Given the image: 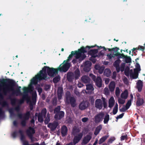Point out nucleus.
<instances>
[{
    "label": "nucleus",
    "mask_w": 145,
    "mask_h": 145,
    "mask_svg": "<svg viewBox=\"0 0 145 145\" xmlns=\"http://www.w3.org/2000/svg\"><path fill=\"white\" fill-rule=\"evenodd\" d=\"M114 98L111 97L109 100L108 107L110 108H112L114 105Z\"/></svg>",
    "instance_id": "nucleus-29"
},
{
    "label": "nucleus",
    "mask_w": 145,
    "mask_h": 145,
    "mask_svg": "<svg viewBox=\"0 0 145 145\" xmlns=\"http://www.w3.org/2000/svg\"><path fill=\"white\" fill-rule=\"evenodd\" d=\"M67 78L68 81L72 82L75 78L74 74L72 72H68L67 74Z\"/></svg>",
    "instance_id": "nucleus-21"
},
{
    "label": "nucleus",
    "mask_w": 145,
    "mask_h": 145,
    "mask_svg": "<svg viewBox=\"0 0 145 145\" xmlns=\"http://www.w3.org/2000/svg\"><path fill=\"white\" fill-rule=\"evenodd\" d=\"M88 48H87V51H88V54L91 56L93 58H95L96 57H97L98 56L96 54L97 53L98 51V49H93V50H90L88 51L89 50H88Z\"/></svg>",
    "instance_id": "nucleus-17"
},
{
    "label": "nucleus",
    "mask_w": 145,
    "mask_h": 145,
    "mask_svg": "<svg viewBox=\"0 0 145 145\" xmlns=\"http://www.w3.org/2000/svg\"><path fill=\"white\" fill-rule=\"evenodd\" d=\"M57 69H55L54 68H50L49 67L45 66L42 69V70L40 71V72L41 73L42 76L43 74H46V77L44 78L45 80L49 78H47V74L46 73V71L48 75L50 76L54 77L58 73Z\"/></svg>",
    "instance_id": "nucleus-3"
},
{
    "label": "nucleus",
    "mask_w": 145,
    "mask_h": 145,
    "mask_svg": "<svg viewBox=\"0 0 145 145\" xmlns=\"http://www.w3.org/2000/svg\"><path fill=\"white\" fill-rule=\"evenodd\" d=\"M138 49H139V50L143 51L144 50V48L143 46H139L138 47Z\"/></svg>",
    "instance_id": "nucleus-61"
},
{
    "label": "nucleus",
    "mask_w": 145,
    "mask_h": 145,
    "mask_svg": "<svg viewBox=\"0 0 145 145\" xmlns=\"http://www.w3.org/2000/svg\"><path fill=\"white\" fill-rule=\"evenodd\" d=\"M23 99V97H22V99L19 100V103L20 104H21L24 103V99Z\"/></svg>",
    "instance_id": "nucleus-63"
},
{
    "label": "nucleus",
    "mask_w": 145,
    "mask_h": 145,
    "mask_svg": "<svg viewBox=\"0 0 145 145\" xmlns=\"http://www.w3.org/2000/svg\"><path fill=\"white\" fill-rule=\"evenodd\" d=\"M33 89V87L32 86H29V88L25 87H23L22 89L24 93V95H23V98L26 99L28 97V93L29 92L32 91Z\"/></svg>",
    "instance_id": "nucleus-10"
},
{
    "label": "nucleus",
    "mask_w": 145,
    "mask_h": 145,
    "mask_svg": "<svg viewBox=\"0 0 145 145\" xmlns=\"http://www.w3.org/2000/svg\"><path fill=\"white\" fill-rule=\"evenodd\" d=\"M144 101L143 98H137L136 102V105L137 106H140L142 105L144 103Z\"/></svg>",
    "instance_id": "nucleus-28"
},
{
    "label": "nucleus",
    "mask_w": 145,
    "mask_h": 145,
    "mask_svg": "<svg viewBox=\"0 0 145 145\" xmlns=\"http://www.w3.org/2000/svg\"><path fill=\"white\" fill-rule=\"evenodd\" d=\"M11 79H0V105L3 107L8 106L7 102L4 100V96L7 95L12 89L9 83Z\"/></svg>",
    "instance_id": "nucleus-1"
},
{
    "label": "nucleus",
    "mask_w": 145,
    "mask_h": 145,
    "mask_svg": "<svg viewBox=\"0 0 145 145\" xmlns=\"http://www.w3.org/2000/svg\"><path fill=\"white\" fill-rule=\"evenodd\" d=\"M89 104L87 101H83L79 105V108L81 110H84L86 109L88 106Z\"/></svg>",
    "instance_id": "nucleus-15"
},
{
    "label": "nucleus",
    "mask_w": 145,
    "mask_h": 145,
    "mask_svg": "<svg viewBox=\"0 0 145 145\" xmlns=\"http://www.w3.org/2000/svg\"><path fill=\"white\" fill-rule=\"evenodd\" d=\"M124 115V113H122L121 114H120L119 116H118L116 117V119L117 120H118V119L121 118H122L123 117V115Z\"/></svg>",
    "instance_id": "nucleus-60"
},
{
    "label": "nucleus",
    "mask_w": 145,
    "mask_h": 145,
    "mask_svg": "<svg viewBox=\"0 0 145 145\" xmlns=\"http://www.w3.org/2000/svg\"><path fill=\"white\" fill-rule=\"evenodd\" d=\"M70 66V64L66 61L61 67H59L57 68V69L60 72H65L69 69Z\"/></svg>",
    "instance_id": "nucleus-11"
},
{
    "label": "nucleus",
    "mask_w": 145,
    "mask_h": 145,
    "mask_svg": "<svg viewBox=\"0 0 145 145\" xmlns=\"http://www.w3.org/2000/svg\"><path fill=\"white\" fill-rule=\"evenodd\" d=\"M141 70L140 65L139 64H138V65L136 69H135L134 70V73H133L132 70H130V76H131L133 79H136L137 78L138 76V71H140Z\"/></svg>",
    "instance_id": "nucleus-9"
},
{
    "label": "nucleus",
    "mask_w": 145,
    "mask_h": 145,
    "mask_svg": "<svg viewBox=\"0 0 145 145\" xmlns=\"http://www.w3.org/2000/svg\"><path fill=\"white\" fill-rule=\"evenodd\" d=\"M74 77L76 79L78 78L80 76V71L78 69H76L74 72Z\"/></svg>",
    "instance_id": "nucleus-34"
},
{
    "label": "nucleus",
    "mask_w": 145,
    "mask_h": 145,
    "mask_svg": "<svg viewBox=\"0 0 145 145\" xmlns=\"http://www.w3.org/2000/svg\"><path fill=\"white\" fill-rule=\"evenodd\" d=\"M64 112L61 111L59 112L56 113L54 116V118L56 120H59L62 118L64 116Z\"/></svg>",
    "instance_id": "nucleus-20"
},
{
    "label": "nucleus",
    "mask_w": 145,
    "mask_h": 145,
    "mask_svg": "<svg viewBox=\"0 0 145 145\" xmlns=\"http://www.w3.org/2000/svg\"><path fill=\"white\" fill-rule=\"evenodd\" d=\"M114 48H115L112 51H114V52L115 53L114 54H116L117 53H120L119 52H118V50H120L119 48L116 47Z\"/></svg>",
    "instance_id": "nucleus-54"
},
{
    "label": "nucleus",
    "mask_w": 145,
    "mask_h": 145,
    "mask_svg": "<svg viewBox=\"0 0 145 145\" xmlns=\"http://www.w3.org/2000/svg\"><path fill=\"white\" fill-rule=\"evenodd\" d=\"M80 131V130L79 128H74L73 129L72 134L74 135L78 133Z\"/></svg>",
    "instance_id": "nucleus-41"
},
{
    "label": "nucleus",
    "mask_w": 145,
    "mask_h": 145,
    "mask_svg": "<svg viewBox=\"0 0 145 145\" xmlns=\"http://www.w3.org/2000/svg\"><path fill=\"white\" fill-rule=\"evenodd\" d=\"M68 131V129L67 127L65 125H63L61 128V133L62 137L65 136L67 135Z\"/></svg>",
    "instance_id": "nucleus-24"
},
{
    "label": "nucleus",
    "mask_w": 145,
    "mask_h": 145,
    "mask_svg": "<svg viewBox=\"0 0 145 145\" xmlns=\"http://www.w3.org/2000/svg\"><path fill=\"white\" fill-rule=\"evenodd\" d=\"M85 21L92 23L93 22V20H92L91 18L89 17H88L87 18Z\"/></svg>",
    "instance_id": "nucleus-52"
},
{
    "label": "nucleus",
    "mask_w": 145,
    "mask_h": 145,
    "mask_svg": "<svg viewBox=\"0 0 145 145\" xmlns=\"http://www.w3.org/2000/svg\"><path fill=\"white\" fill-rule=\"evenodd\" d=\"M46 108H44L42 110L41 114H42V115L43 116H45L46 115Z\"/></svg>",
    "instance_id": "nucleus-47"
},
{
    "label": "nucleus",
    "mask_w": 145,
    "mask_h": 145,
    "mask_svg": "<svg viewBox=\"0 0 145 145\" xmlns=\"http://www.w3.org/2000/svg\"><path fill=\"white\" fill-rule=\"evenodd\" d=\"M131 99H130L128 101L125 107L127 108V109H128L131 106Z\"/></svg>",
    "instance_id": "nucleus-42"
},
{
    "label": "nucleus",
    "mask_w": 145,
    "mask_h": 145,
    "mask_svg": "<svg viewBox=\"0 0 145 145\" xmlns=\"http://www.w3.org/2000/svg\"><path fill=\"white\" fill-rule=\"evenodd\" d=\"M125 64L124 63H122L121 65V70L123 71L124 69Z\"/></svg>",
    "instance_id": "nucleus-55"
},
{
    "label": "nucleus",
    "mask_w": 145,
    "mask_h": 145,
    "mask_svg": "<svg viewBox=\"0 0 145 145\" xmlns=\"http://www.w3.org/2000/svg\"><path fill=\"white\" fill-rule=\"evenodd\" d=\"M29 107L30 110H32L33 108V103L30 101L29 104Z\"/></svg>",
    "instance_id": "nucleus-58"
},
{
    "label": "nucleus",
    "mask_w": 145,
    "mask_h": 145,
    "mask_svg": "<svg viewBox=\"0 0 145 145\" xmlns=\"http://www.w3.org/2000/svg\"><path fill=\"white\" fill-rule=\"evenodd\" d=\"M26 133L29 137L31 139V142H33L35 141L34 139L36 138L33 137V135L35 133V131L33 128L30 127L26 130Z\"/></svg>",
    "instance_id": "nucleus-8"
},
{
    "label": "nucleus",
    "mask_w": 145,
    "mask_h": 145,
    "mask_svg": "<svg viewBox=\"0 0 145 145\" xmlns=\"http://www.w3.org/2000/svg\"><path fill=\"white\" fill-rule=\"evenodd\" d=\"M30 115V112L29 111H27L24 114L23 116H22V114L21 113H19L18 114V117L20 119L23 120L21 122V124L22 126H26V121L29 120Z\"/></svg>",
    "instance_id": "nucleus-6"
},
{
    "label": "nucleus",
    "mask_w": 145,
    "mask_h": 145,
    "mask_svg": "<svg viewBox=\"0 0 145 145\" xmlns=\"http://www.w3.org/2000/svg\"><path fill=\"white\" fill-rule=\"evenodd\" d=\"M43 116L42 115V114H41V113L39 112L38 113V120L39 122L40 123L43 122Z\"/></svg>",
    "instance_id": "nucleus-35"
},
{
    "label": "nucleus",
    "mask_w": 145,
    "mask_h": 145,
    "mask_svg": "<svg viewBox=\"0 0 145 145\" xmlns=\"http://www.w3.org/2000/svg\"><path fill=\"white\" fill-rule=\"evenodd\" d=\"M107 56L109 59H111L112 57H115L114 55V56H112L111 54H108L107 55Z\"/></svg>",
    "instance_id": "nucleus-57"
},
{
    "label": "nucleus",
    "mask_w": 145,
    "mask_h": 145,
    "mask_svg": "<svg viewBox=\"0 0 145 145\" xmlns=\"http://www.w3.org/2000/svg\"><path fill=\"white\" fill-rule=\"evenodd\" d=\"M118 101L119 103L121 104H124L125 102V100L120 98L118 99Z\"/></svg>",
    "instance_id": "nucleus-50"
},
{
    "label": "nucleus",
    "mask_w": 145,
    "mask_h": 145,
    "mask_svg": "<svg viewBox=\"0 0 145 145\" xmlns=\"http://www.w3.org/2000/svg\"><path fill=\"white\" fill-rule=\"evenodd\" d=\"M14 109L17 112H19L20 110V105H18L17 106L15 107Z\"/></svg>",
    "instance_id": "nucleus-59"
},
{
    "label": "nucleus",
    "mask_w": 145,
    "mask_h": 145,
    "mask_svg": "<svg viewBox=\"0 0 145 145\" xmlns=\"http://www.w3.org/2000/svg\"><path fill=\"white\" fill-rule=\"evenodd\" d=\"M46 77V74H43L42 76L40 71L39 73H38L35 76L33 77L31 80V83L32 84L37 85L38 82V81H41L42 80H44L45 78Z\"/></svg>",
    "instance_id": "nucleus-7"
},
{
    "label": "nucleus",
    "mask_w": 145,
    "mask_h": 145,
    "mask_svg": "<svg viewBox=\"0 0 145 145\" xmlns=\"http://www.w3.org/2000/svg\"><path fill=\"white\" fill-rule=\"evenodd\" d=\"M121 61L119 59H118L116 60L113 63V65L115 67H117L120 66V64Z\"/></svg>",
    "instance_id": "nucleus-33"
},
{
    "label": "nucleus",
    "mask_w": 145,
    "mask_h": 145,
    "mask_svg": "<svg viewBox=\"0 0 145 145\" xmlns=\"http://www.w3.org/2000/svg\"><path fill=\"white\" fill-rule=\"evenodd\" d=\"M9 99L10 100L12 106H14L16 105L17 101V99L16 98L12 99L11 98L10 96H9Z\"/></svg>",
    "instance_id": "nucleus-37"
},
{
    "label": "nucleus",
    "mask_w": 145,
    "mask_h": 145,
    "mask_svg": "<svg viewBox=\"0 0 145 145\" xmlns=\"http://www.w3.org/2000/svg\"><path fill=\"white\" fill-rule=\"evenodd\" d=\"M91 63L89 61H86L84 64L83 70L86 72H89L91 69Z\"/></svg>",
    "instance_id": "nucleus-13"
},
{
    "label": "nucleus",
    "mask_w": 145,
    "mask_h": 145,
    "mask_svg": "<svg viewBox=\"0 0 145 145\" xmlns=\"http://www.w3.org/2000/svg\"><path fill=\"white\" fill-rule=\"evenodd\" d=\"M129 68L128 67H126L124 71L125 74L127 76H128L129 75Z\"/></svg>",
    "instance_id": "nucleus-44"
},
{
    "label": "nucleus",
    "mask_w": 145,
    "mask_h": 145,
    "mask_svg": "<svg viewBox=\"0 0 145 145\" xmlns=\"http://www.w3.org/2000/svg\"><path fill=\"white\" fill-rule=\"evenodd\" d=\"M124 59H125V62L126 63H130L131 62V59L129 56L126 55Z\"/></svg>",
    "instance_id": "nucleus-40"
},
{
    "label": "nucleus",
    "mask_w": 145,
    "mask_h": 145,
    "mask_svg": "<svg viewBox=\"0 0 145 145\" xmlns=\"http://www.w3.org/2000/svg\"><path fill=\"white\" fill-rule=\"evenodd\" d=\"M143 86V83L140 80H138L137 83V88L138 92H140Z\"/></svg>",
    "instance_id": "nucleus-25"
},
{
    "label": "nucleus",
    "mask_w": 145,
    "mask_h": 145,
    "mask_svg": "<svg viewBox=\"0 0 145 145\" xmlns=\"http://www.w3.org/2000/svg\"><path fill=\"white\" fill-rule=\"evenodd\" d=\"M82 82L84 83H89L90 82V78L88 76L86 75L83 76L81 78Z\"/></svg>",
    "instance_id": "nucleus-26"
},
{
    "label": "nucleus",
    "mask_w": 145,
    "mask_h": 145,
    "mask_svg": "<svg viewBox=\"0 0 145 145\" xmlns=\"http://www.w3.org/2000/svg\"><path fill=\"white\" fill-rule=\"evenodd\" d=\"M108 136L107 135H106L102 137L99 140V144H101L104 142L105 140L107 138Z\"/></svg>",
    "instance_id": "nucleus-32"
},
{
    "label": "nucleus",
    "mask_w": 145,
    "mask_h": 145,
    "mask_svg": "<svg viewBox=\"0 0 145 145\" xmlns=\"http://www.w3.org/2000/svg\"><path fill=\"white\" fill-rule=\"evenodd\" d=\"M60 106H57V107L55 108L54 110V113L56 114V113H57L61 111H60Z\"/></svg>",
    "instance_id": "nucleus-43"
},
{
    "label": "nucleus",
    "mask_w": 145,
    "mask_h": 145,
    "mask_svg": "<svg viewBox=\"0 0 145 145\" xmlns=\"http://www.w3.org/2000/svg\"><path fill=\"white\" fill-rule=\"evenodd\" d=\"M10 84V86H12V89L11 90L12 92L11 95L12 96L16 95V96L20 95H22L20 89H16V90H14V88L16 86V83L13 80L11 79L10 81L9 82Z\"/></svg>",
    "instance_id": "nucleus-5"
},
{
    "label": "nucleus",
    "mask_w": 145,
    "mask_h": 145,
    "mask_svg": "<svg viewBox=\"0 0 145 145\" xmlns=\"http://www.w3.org/2000/svg\"><path fill=\"white\" fill-rule=\"evenodd\" d=\"M115 56H118V58L119 59L120 58H124L126 55H125L123 54L117 53L116 54H114Z\"/></svg>",
    "instance_id": "nucleus-36"
},
{
    "label": "nucleus",
    "mask_w": 145,
    "mask_h": 145,
    "mask_svg": "<svg viewBox=\"0 0 145 145\" xmlns=\"http://www.w3.org/2000/svg\"><path fill=\"white\" fill-rule=\"evenodd\" d=\"M87 90H93V88L92 85L91 84H88L86 85Z\"/></svg>",
    "instance_id": "nucleus-45"
},
{
    "label": "nucleus",
    "mask_w": 145,
    "mask_h": 145,
    "mask_svg": "<svg viewBox=\"0 0 145 145\" xmlns=\"http://www.w3.org/2000/svg\"><path fill=\"white\" fill-rule=\"evenodd\" d=\"M127 109L125 107H124L122 108H120L119 110L121 112H124L125 110Z\"/></svg>",
    "instance_id": "nucleus-62"
},
{
    "label": "nucleus",
    "mask_w": 145,
    "mask_h": 145,
    "mask_svg": "<svg viewBox=\"0 0 145 145\" xmlns=\"http://www.w3.org/2000/svg\"><path fill=\"white\" fill-rule=\"evenodd\" d=\"M104 114L103 112H100L96 115L94 117L95 121V123H99L102 121L104 117Z\"/></svg>",
    "instance_id": "nucleus-12"
},
{
    "label": "nucleus",
    "mask_w": 145,
    "mask_h": 145,
    "mask_svg": "<svg viewBox=\"0 0 145 145\" xmlns=\"http://www.w3.org/2000/svg\"><path fill=\"white\" fill-rule=\"evenodd\" d=\"M89 76L94 81H95V79H97L96 76L92 73L90 74Z\"/></svg>",
    "instance_id": "nucleus-49"
},
{
    "label": "nucleus",
    "mask_w": 145,
    "mask_h": 145,
    "mask_svg": "<svg viewBox=\"0 0 145 145\" xmlns=\"http://www.w3.org/2000/svg\"><path fill=\"white\" fill-rule=\"evenodd\" d=\"M102 79L100 76H98L94 82L96 86L99 88H101L102 86Z\"/></svg>",
    "instance_id": "nucleus-23"
},
{
    "label": "nucleus",
    "mask_w": 145,
    "mask_h": 145,
    "mask_svg": "<svg viewBox=\"0 0 145 145\" xmlns=\"http://www.w3.org/2000/svg\"><path fill=\"white\" fill-rule=\"evenodd\" d=\"M118 109L114 108L113 110V113L114 115H115L118 112Z\"/></svg>",
    "instance_id": "nucleus-64"
},
{
    "label": "nucleus",
    "mask_w": 145,
    "mask_h": 145,
    "mask_svg": "<svg viewBox=\"0 0 145 145\" xmlns=\"http://www.w3.org/2000/svg\"><path fill=\"white\" fill-rule=\"evenodd\" d=\"M60 77L59 76H57L53 79V82L54 83H57L60 80Z\"/></svg>",
    "instance_id": "nucleus-38"
},
{
    "label": "nucleus",
    "mask_w": 145,
    "mask_h": 145,
    "mask_svg": "<svg viewBox=\"0 0 145 145\" xmlns=\"http://www.w3.org/2000/svg\"><path fill=\"white\" fill-rule=\"evenodd\" d=\"M102 125L101 124L99 125L95 129L97 131H100L102 129Z\"/></svg>",
    "instance_id": "nucleus-51"
},
{
    "label": "nucleus",
    "mask_w": 145,
    "mask_h": 145,
    "mask_svg": "<svg viewBox=\"0 0 145 145\" xmlns=\"http://www.w3.org/2000/svg\"><path fill=\"white\" fill-rule=\"evenodd\" d=\"M59 123L57 122L54 121L52 123H49L48 125V127L49 128L51 131H54L56 130Z\"/></svg>",
    "instance_id": "nucleus-16"
},
{
    "label": "nucleus",
    "mask_w": 145,
    "mask_h": 145,
    "mask_svg": "<svg viewBox=\"0 0 145 145\" xmlns=\"http://www.w3.org/2000/svg\"><path fill=\"white\" fill-rule=\"evenodd\" d=\"M63 93V89L62 87H59L57 89V97L58 99L59 100L62 98V94Z\"/></svg>",
    "instance_id": "nucleus-22"
},
{
    "label": "nucleus",
    "mask_w": 145,
    "mask_h": 145,
    "mask_svg": "<svg viewBox=\"0 0 145 145\" xmlns=\"http://www.w3.org/2000/svg\"><path fill=\"white\" fill-rule=\"evenodd\" d=\"M95 107L99 110L102 109L103 107V103L102 100L100 99H97L95 101Z\"/></svg>",
    "instance_id": "nucleus-19"
},
{
    "label": "nucleus",
    "mask_w": 145,
    "mask_h": 145,
    "mask_svg": "<svg viewBox=\"0 0 145 145\" xmlns=\"http://www.w3.org/2000/svg\"><path fill=\"white\" fill-rule=\"evenodd\" d=\"M111 74V71L109 69H106L104 70V75L107 77H109Z\"/></svg>",
    "instance_id": "nucleus-30"
},
{
    "label": "nucleus",
    "mask_w": 145,
    "mask_h": 145,
    "mask_svg": "<svg viewBox=\"0 0 145 145\" xmlns=\"http://www.w3.org/2000/svg\"><path fill=\"white\" fill-rule=\"evenodd\" d=\"M110 116L109 114H107L105 117L104 123L105 124L107 123L109 120Z\"/></svg>",
    "instance_id": "nucleus-39"
},
{
    "label": "nucleus",
    "mask_w": 145,
    "mask_h": 145,
    "mask_svg": "<svg viewBox=\"0 0 145 145\" xmlns=\"http://www.w3.org/2000/svg\"><path fill=\"white\" fill-rule=\"evenodd\" d=\"M120 89L118 87H117L116 88L115 91V94L117 96H118L120 95Z\"/></svg>",
    "instance_id": "nucleus-46"
},
{
    "label": "nucleus",
    "mask_w": 145,
    "mask_h": 145,
    "mask_svg": "<svg viewBox=\"0 0 145 145\" xmlns=\"http://www.w3.org/2000/svg\"><path fill=\"white\" fill-rule=\"evenodd\" d=\"M128 95V91L127 89H126L123 92L121 93V96L122 98L126 99L127 98Z\"/></svg>",
    "instance_id": "nucleus-31"
},
{
    "label": "nucleus",
    "mask_w": 145,
    "mask_h": 145,
    "mask_svg": "<svg viewBox=\"0 0 145 145\" xmlns=\"http://www.w3.org/2000/svg\"><path fill=\"white\" fill-rule=\"evenodd\" d=\"M95 46H87L85 48L84 46H82L80 49L78 50V51H76L75 52L73 51H72L71 53V54L69 55L66 61H64L63 63H64L66 61L67 62L69 61L72 57L74 55H75V57L76 59H79L80 60H83L86 57V56L84 53L87 52V48H88V50H89L91 48L95 47Z\"/></svg>",
    "instance_id": "nucleus-2"
},
{
    "label": "nucleus",
    "mask_w": 145,
    "mask_h": 145,
    "mask_svg": "<svg viewBox=\"0 0 145 145\" xmlns=\"http://www.w3.org/2000/svg\"><path fill=\"white\" fill-rule=\"evenodd\" d=\"M83 136L82 133H80L77 135V136L74 137L73 139V144L75 145L78 143L81 139Z\"/></svg>",
    "instance_id": "nucleus-14"
},
{
    "label": "nucleus",
    "mask_w": 145,
    "mask_h": 145,
    "mask_svg": "<svg viewBox=\"0 0 145 145\" xmlns=\"http://www.w3.org/2000/svg\"><path fill=\"white\" fill-rule=\"evenodd\" d=\"M116 86V84L114 81H111L110 83L109 88L111 92L114 91Z\"/></svg>",
    "instance_id": "nucleus-27"
},
{
    "label": "nucleus",
    "mask_w": 145,
    "mask_h": 145,
    "mask_svg": "<svg viewBox=\"0 0 145 145\" xmlns=\"http://www.w3.org/2000/svg\"><path fill=\"white\" fill-rule=\"evenodd\" d=\"M104 70V68L103 67H101L99 68L98 70V72L100 74H101L103 73V71Z\"/></svg>",
    "instance_id": "nucleus-53"
},
{
    "label": "nucleus",
    "mask_w": 145,
    "mask_h": 145,
    "mask_svg": "<svg viewBox=\"0 0 145 145\" xmlns=\"http://www.w3.org/2000/svg\"><path fill=\"white\" fill-rule=\"evenodd\" d=\"M65 101L68 104H70L71 106L73 107L76 106V99L73 96H71L69 91H67L65 93Z\"/></svg>",
    "instance_id": "nucleus-4"
},
{
    "label": "nucleus",
    "mask_w": 145,
    "mask_h": 145,
    "mask_svg": "<svg viewBox=\"0 0 145 145\" xmlns=\"http://www.w3.org/2000/svg\"><path fill=\"white\" fill-rule=\"evenodd\" d=\"M44 89L45 90L47 91L50 88V85L49 84H46L44 86Z\"/></svg>",
    "instance_id": "nucleus-56"
},
{
    "label": "nucleus",
    "mask_w": 145,
    "mask_h": 145,
    "mask_svg": "<svg viewBox=\"0 0 145 145\" xmlns=\"http://www.w3.org/2000/svg\"><path fill=\"white\" fill-rule=\"evenodd\" d=\"M91 136L89 135H86L83 138L81 143L82 145H85L87 144L91 139Z\"/></svg>",
    "instance_id": "nucleus-18"
},
{
    "label": "nucleus",
    "mask_w": 145,
    "mask_h": 145,
    "mask_svg": "<svg viewBox=\"0 0 145 145\" xmlns=\"http://www.w3.org/2000/svg\"><path fill=\"white\" fill-rule=\"evenodd\" d=\"M102 99L103 101V107L104 108H105L107 106V103H106L105 101V98L103 97H102Z\"/></svg>",
    "instance_id": "nucleus-48"
}]
</instances>
